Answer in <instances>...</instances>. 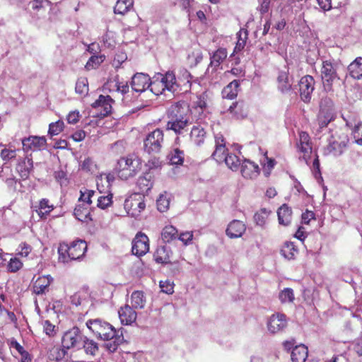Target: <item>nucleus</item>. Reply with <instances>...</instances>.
Instances as JSON below:
<instances>
[{
  "label": "nucleus",
  "mask_w": 362,
  "mask_h": 362,
  "mask_svg": "<svg viewBox=\"0 0 362 362\" xmlns=\"http://www.w3.org/2000/svg\"><path fill=\"white\" fill-rule=\"evenodd\" d=\"M177 236L178 230L173 226H166L162 230L161 238L165 243H170L177 239Z\"/></svg>",
  "instance_id": "obj_40"
},
{
  "label": "nucleus",
  "mask_w": 362,
  "mask_h": 362,
  "mask_svg": "<svg viewBox=\"0 0 362 362\" xmlns=\"http://www.w3.org/2000/svg\"><path fill=\"white\" fill-rule=\"evenodd\" d=\"M286 326V316L283 313L273 314L267 322L268 330L273 334L282 331Z\"/></svg>",
  "instance_id": "obj_17"
},
{
  "label": "nucleus",
  "mask_w": 362,
  "mask_h": 362,
  "mask_svg": "<svg viewBox=\"0 0 362 362\" xmlns=\"http://www.w3.org/2000/svg\"><path fill=\"white\" fill-rule=\"evenodd\" d=\"M160 287L161 291L167 294H172L174 292V284L169 280L160 281Z\"/></svg>",
  "instance_id": "obj_62"
},
{
  "label": "nucleus",
  "mask_w": 362,
  "mask_h": 362,
  "mask_svg": "<svg viewBox=\"0 0 362 362\" xmlns=\"http://www.w3.org/2000/svg\"><path fill=\"white\" fill-rule=\"evenodd\" d=\"M87 250L84 240H75L70 243H62L58 247L59 262L68 263L83 257Z\"/></svg>",
  "instance_id": "obj_3"
},
{
  "label": "nucleus",
  "mask_w": 362,
  "mask_h": 362,
  "mask_svg": "<svg viewBox=\"0 0 362 362\" xmlns=\"http://www.w3.org/2000/svg\"><path fill=\"white\" fill-rule=\"evenodd\" d=\"M64 127V122L62 120H58L55 122L49 124L48 133L52 136L58 135L63 131Z\"/></svg>",
  "instance_id": "obj_55"
},
{
  "label": "nucleus",
  "mask_w": 362,
  "mask_h": 362,
  "mask_svg": "<svg viewBox=\"0 0 362 362\" xmlns=\"http://www.w3.org/2000/svg\"><path fill=\"white\" fill-rule=\"evenodd\" d=\"M202 59V52L199 49L192 50L187 57L188 62L191 66H197Z\"/></svg>",
  "instance_id": "obj_52"
},
{
  "label": "nucleus",
  "mask_w": 362,
  "mask_h": 362,
  "mask_svg": "<svg viewBox=\"0 0 362 362\" xmlns=\"http://www.w3.org/2000/svg\"><path fill=\"white\" fill-rule=\"evenodd\" d=\"M277 88L282 93H287L292 89V82L289 78L288 68L279 71L277 79Z\"/></svg>",
  "instance_id": "obj_21"
},
{
  "label": "nucleus",
  "mask_w": 362,
  "mask_h": 362,
  "mask_svg": "<svg viewBox=\"0 0 362 362\" xmlns=\"http://www.w3.org/2000/svg\"><path fill=\"white\" fill-rule=\"evenodd\" d=\"M76 92L81 95H86L88 92V83L86 78H80L77 80L75 87Z\"/></svg>",
  "instance_id": "obj_53"
},
{
  "label": "nucleus",
  "mask_w": 362,
  "mask_h": 362,
  "mask_svg": "<svg viewBox=\"0 0 362 362\" xmlns=\"http://www.w3.org/2000/svg\"><path fill=\"white\" fill-rule=\"evenodd\" d=\"M151 78L147 74L136 73L134 75L131 81V86L134 91L143 93L149 89Z\"/></svg>",
  "instance_id": "obj_16"
},
{
  "label": "nucleus",
  "mask_w": 362,
  "mask_h": 362,
  "mask_svg": "<svg viewBox=\"0 0 362 362\" xmlns=\"http://www.w3.org/2000/svg\"><path fill=\"white\" fill-rule=\"evenodd\" d=\"M245 230L246 226L243 221L233 220L228 225L226 233L230 238H238L242 237Z\"/></svg>",
  "instance_id": "obj_22"
},
{
  "label": "nucleus",
  "mask_w": 362,
  "mask_h": 362,
  "mask_svg": "<svg viewBox=\"0 0 362 362\" xmlns=\"http://www.w3.org/2000/svg\"><path fill=\"white\" fill-rule=\"evenodd\" d=\"M228 110L237 119H243L247 115L248 107L244 102L238 101L233 103V105L230 106Z\"/></svg>",
  "instance_id": "obj_33"
},
{
  "label": "nucleus",
  "mask_w": 362,
  "mask_h": 362,
  "mask_svg": "<svg viewBox=\"0 0 362 362\" xmlns=\"http://www.w3.org/2000/svg\"><path fill=\"white\" fill-rule=\"evenodd\" d=\"M354 143L362 145V123L356 125L352 131Z\"/></svg>",
  "instance_id": "obj_60"
},
{
  "label": "nucleus",
  "mask_w": 362,
  "mask_h": 362,
  "mask_svg": "<svg viewBox=\"0 0 362 362\" xmlns=\"http://www.w3.org/2000/svg\"><path fill=\"white\" fill-rule=\"evenodd\" d=\"M215 150L211 154V157L218 163L223 162V159L228 153V150L226 148V139L223 134L221 133L216 134L214 136Z\"/></svg>",
  "instance_id": "obj_14"
},
{
  "label": "nucleus",
  "mask_w": 362,
  "mask_h": 362,
  "mask_svg": "<svg viewBox=\"0 0 362 362\" xmlns=\"http://www.w3.org/2000/svg\"><path fill=\"white\" fill-rule=\"evenodd\" d=\"M81 195L78 198V202H83L86 206H90L92 204L91 198L95 194V191L92 189H86L84 192L80 191Z\"/></svg>",
  "instance_id": "obj_54"
},
{
  "label": "nucleus",
  "mask_w": 362,
  "mask_h": 362,
  "mask_svg": "<svg viewBox=\"0 0 362 362\" xmlns=\"http://www.w3.org/2000/svg\"><path fill=\"white\" fill-rule=\"evenodd\" d=\"M279 223L281 225L287 226L292 221V210L288 204H284L277 210Z\"/></svg>",
  "instance_id": "obj_31"
},
{
  "label": "nucleus",
  "mask_w": 362,
  "mask_h": 362,
  "mask_svg": "<svg viewBox=\"0 0 362 362\" xmlns=\"http://www.w3.org/2000/svg\"><path fill=\"white\" fill-rule=\"evenodd\" d=\"M270 214L271 211L267 210L265 208L260 209L254 215V220L256 224L260 226H264Z\"/></svg>",
  "instance_id": "obj_49"
},
{
  "label": "nucleus",
  "mask_w": 362,
  "mask_h": 362,
  "mask_svg": "<svg viewBox=\"0 0 362 362\" xmlns=\"http://www.w3.org/2000/svg\"><path fill=\"white\" fill-rule=\"evenodd\" d=\"M168 118L170 119L166 124V129L173 131L177 135L182 134L189 124V119Z\"/></svg>",
  "instance_id": "obj_23"
},
{
  "label": "nucleus",
  "mask_w": 362,
  "mask_h": 362,
  "mask_svg": "<svg viewBox=\"0 0 362 362\" xmlns=\"http://www.w3.org/2000/svg\"><path fill=\"white\" fill-rule=\"evenodd\" d=\"M179 240L183 243L185 245L189 244L193 239V233L192 231H187L181 233L177 238Z\"/></svg>",
  "instance_id": "obj_63"
},
{
  "label": "nucleus",
  "mask_w": 362,
  "mask_h": 362,
  "mask_svg": "<svg viewBox=\"0 0 362 362\" xmlns=\"http://www.w3.org/2000/svg\"><path fill=\"white\" fill-rule=\"evenodd\" d=\"M83 339V334L81 329L78 327H73L63 334L62 346L69 350L80 344Z\"/></svg>",
  "instance_id": "obj_8"
},
{
  "label": "nucleus",
  "mask_w": 362,
  "mask_h": 362,
  "mask_svg": "<svg viewBox=\"0 0 362 362\" xmlns=\"http://www.w3.org/2000/svg\"><path fill=\"white\" fill-rule=\"evenodd\" d=\"M23 267V262L17 257L11 258L8 264L7 270L9 272H16L20 270Z\"/></svg>",
  "instance_id": "obj_57"
},
{
  "label": "nucleus",
  "mask_w": 362,
  "mask_h": 362,
  "mask_svg": "<svg viewBox=\"0 0 362 362\" xmlns=\"http://www.w3.org/2000/svg\"><path fill=\"white\" fill-rule=\"evenodd\" d=\"M118 314L121 323L125 325H132L136 321L137 317V313L129 305L121 307Z\"/></svg>",
  "instance_id": "obj_24"
},
{
  "label": "nucleus",
  "mask_w": 362,
  "mask_h": 362,
  "mask_svg": "<svg viewBox=\"0 0 362 362\" xmlns=\"http://www.w3.org/2000/svg\"><path fill=\"white\" fill-rule=\"evenodd\" d=\"M298 250L293 243H286L281 249V254L288 259H295Z\"/></svg>",
  "instance_id": "obj_43"
},
{
  "label": "nucleus",
  "mask_w": 362,
  "mask_h": 362,
  "mask_svg": "<svg viewBox=\"0 0 362 362\" xmlns=\"http://www.w3.org/2000/svg\"><path fill=\"white\" fill-rule=\"evenodd\" d=\"M240 87V81L233 80L228 84L222 90V95L224 98L234 99L237 97Z\"/></svg>",
  "instance_id": "obj_35"
},
{
  "label": "nucleus",
  "mask_w": 362,
  "mask_h": 362,
  "mask_svg": "<svg viewBox=\"0 0 362 362\" xmlns=\"http://www.w3.org/2000/svg\"><path fill=\"white\" fill-rule=\"evenodd\" d=\"M168 158L172 165H182L185 159V153L183 151L176 148L169 153Z\"/></svg>",
  "instance_id": "obj_46"
},
{
  "label": "nucleus",
  "mask_w": 362,
  "mask_h": 362,
  "mask_svg": "<svg viewBox=\"0 0 362 362\" xmlns=\"http://www.w3.org/2000/svg\"><path fill=\"white\" fill-rule=\"evenodd\" d=\"M113 100L110 95H100L92 105L94 108H98L100 110V115L102 117H106L111 113L112 111V103Z\"/></svg>",
  "instance_id": "obj_20"
},
{
  "label": "nucleus",
  "mask_w": 362,
  "mask_h": 362,
  "mask_svg": "<svg viewBox=\"0 0 362 362\" xmlns=\"http://www.w3.org/2000/svg\"><path fill=\"white\" fill-rule=\"evenodd\" d=\"M267 163L264 164L263 173L266 177H269L276 162L274 158L266 157Z\"/></svg>",
  "instance_id": "obj_61"
},
{
  "label": "nucleus",
  "mask_w": 362,
  "mask_h": 362,
  "mask_svg": "<svg viewBox=\"0 0 362 362\" xmlns=\"http://www.w3.org/2000/svg\"><path fill=\"white\" fill-rule=\"evenodd\" d=\"M132 252L137 257L145 255L150 249L149 239L148 236L142 233L138 232L132 243Z\"/></svg>",
  "instance_id": "obj_9"
},
{
  "label": "nucleus",
  "mask_w": 362,
  "mask_h": 362,
  "mask_svg": "<svg viewBox=\"0 0 362 362\" xmlns=\"http://www.w3.org/2000/svg\"><path fill=\"white\" fill-rule=\"evenodd\" d=\"M105 55L100 54V55H93L89 58L88 62H86V64L85 66V68L90 71L91 69H95L98 68L105 60Z\"/></svg>",
  "instance_id": "obj_48"
},
{
  "label": "nucleus",
  "mask_w": 362,
  "mask_h": 362,
  "mask_svg": "<svg viewBox=\"0 0 362 362\" xmlns=\"http://www.w3.org/2000/svg\"><path fill=\"white\" fill-rule=\"evenodd\" d=\"M23 148L25 151H41L47 146V139L45 136H30L22 140Z\"/></svg>",
  "instance_id": "obj_15"
},
{
  "label": "nucleus",
  "mask_w": 362,
  "mask_h": 362,
  "mask_svg": "<svg viewBox=\"0 0 362 362\" xmlns=\"http://www.w3.org/2000/svg\"><path fill=\"white\" fill-rule=\"evenodd\" d=\"M142 169V159L136 153H131L121 156L117 161L115 172L122 180H128L137 175Z\"/></svg>",
  "instance_id": "obj_2"
},
{
  "label": "nucleus",
  "mask_w": 362,
  "mask_h": 362,
  "mask_svg": "<svg viewBox=\"0 0 362 362\" xmlns=\"http://www.w3.org/2000/svg\"><path fill=\"white\" fill-rule=\"evenodd\" d=\"M206 107V103L203 97H197V100L192 105V110L197 111L199 115L203 113L204 110Z\"/></svg>",
  "instance_id": "obj_59"
},
{
  "label": "nucleus",
  "mask_w": 362,
  "mask_h": 362,
  "mask_svg": "<svg viewBox=\"0 0 362 362\" xmlns=\"http://www.w3.org/2000/svg\"><path fill=\"white\" fill-rule=\"evenodd\" d=\"M321 78L323 88L325 91L330 92L333 90V83L339 79L336 68L329 60L323 61L320 69Z\"/></svg>",
  "instance_id": "obj_5"
},
{
  "label": "nucleus",
  "mask_w": 362,
  "mask_h": 362,
  "mask_svg": "<svg viewBox=\"0 0 362 362\" xmlns=\"http://www.w3.org/2000/svg\"><path fill=\"white\" fill-rule=\"evenodd\" d=\"M54 209V205L46 198L40 199L38 205L35 206V211L42 220L47 219Z\"/></svg>",
  "instance_id": "obj_27"
},
{
  "label": "nucleus",
  "mask_w": 362,
  "mask_h": 362,
  "mask_svg": "<svg viewBox=\"0 0 362 362\" xmlns=\"http://www.w3.org/2000/svg\"><path fill=\"white\" fill-rule=\"evenodd\" d=\"M308 356V348L305 345L296 346L291 351L293 362H305Z\"/></svg>",
  "instance_id": "obj_34"
},
{
  "label": "nucleus",
  "mask_w": 362,
  "mask_h": 362,
  "mask_svg": "<svg viewBox=\"0 0 362 362\" xmlns=\"http://www.w3.org/2000/svg\"><path fill=\"white\" fill-rule=\"evenodd\" d=\"M68 350L63 347L59 346H54L50 350V357L52 360H55L57 361H61L65 358V356L68 354Z\"/></svg>",
  "instance_id": "obj_50"
},
{
  "label": "nucleus",
  "mask_w": 362,
  "mask_h": 362,
  "mask_svg": "<svg viewBox=\"0 0 362 362\" xmlns=\"http://www.w3.org/2000/svg\"><path fill=\"white\" fill-rule=\"evenodd\" d=\"M327 103L329 105L327 107L320 105V110L317 117V122L320 129L327 127L336 117L332 102L329 100Z\"/></svg>",
  "instance_id": "obj_12"
},
{
  "label": "nucleus",
  "mask_w": 362,
  "mask_h": 362,
  "mask_svg": "<svg viewBox=\"0 0 362 362\" xmlns=\"http://www.w3.org/2000/svg\"><path fill=\"white\" fill-rule=\"evenodd\" d=\"M145 298L144 292L141 291H135L131 296V303L133 308H143L145 305Z\"/></svg>",
  "instance_id": "obj_44"
},
{
  "label": "nucleus",
  "mask_w": 362,
  "mask_h": 362,
  "mask_svg": "<svg viewBox=\"0 0 362 362\" xmlns=\"http://www.w3.org/2000/svg\"><path fill=\"white\" fill-rule=\"evenodd\" d=\"M189 105L185 100H180L173 103L167 111L168 117H175L180 119H189L190 112Z\"/></svg>",
  "instance_id": "obj_11"
},
{
  "label": "nucleus",
  "mask_w": 362,
  "mask_h": 362,
  "mask_svg": "<svg viewBox=\"0 0 362 362\" xmlns=\"http://www.w3.org/2000/svg\"><path fill=\"white\" fill-rule=\"evenodd\" d=\"M98 189L101 194L100 196L98 197L97 201V206L101 209H105L108 207L111 206L113 204V194L112 193L108 190L106 192L103 193L98 186Z\"/></svg>",
  "instance_id": "obj_37"
},
{
  "label": "nucleus",
  "mask_w": 362,
  "mask_h": 362,
  "mask_svg": "<svg viewBox=\"0 0 362 362\" xmlns=\"http://www.w3.org/2000/svg\"><path fill=\"white\" fill-rule=\"evenodd\" d=\"M157 209L160 212L166 211L170 205V200L166 194H160L156 201Z\"/></svg>",
  "instance_id": "obj_56"
},
{
  "label": "nucleus",
  "mask_w": 362,
  "mask_h": 362,
  "mask_svg": "<svg viewBox=\"0 0 362 362\" xmlns=\"http://www.w3.org/2000/svg\"><path fill=\"white\" fill-rule=\"evenodd\" d=\"M163 84L164 83H162L160 81H158L157 77L155 76L153 78V81H151L149 90L156 95H161L166 90V86H165Z\"/></svg>",
  "instance_id": "obj_47"
},
{
  "label": "nucleus",
  "mask_w": 362,
  "mask_h": 362,
  "mask_svg": "<svg viewBox=\"0 0 362 362\" xmlns=\"http://www.w3.org/2000/svg\"><path fill=\"white\" fill-rule=\"evenodd\" d=\"M189 138L194 145L201 146L206 139V132L201 125H194L191 129Z\"/></svg>",
  "instance_id": "obj_26"
},
{
  "label": "nucleus",
  "mask_w": 362,
  "mask_h": 362,
  "mask_svg": "<svg viewBox=\"0 0 362 362\" xmlns=\"http://www.w3.org/2000/svg\"><path fill=\"white\" fill-rule=\"evenodd\" d=\"M136 184L141 191L147 192L153 187V176L146 172L138 178Z\"/></svg>",
  "instance_id": "obj_39"
},
{
  "label": "nucleus",
  "mask_w": 362,
  "mask_h": 362,
  "mask_svg": "<svg viewBox=\"0 0 362 362\" xmlns=\"http://www.w3.org/2000/svg\"><path fill=\"white\" fill-rule=\"evenodd\" d=\"M53 281L52 276L49 274L37 277L36 280L33 281V293L36 295H42L47 293L49 289V286Z\"/></svg>",
  "instance_id": "obj_18"
},
{
  "label": "nucleus",
  "mask_w": 362,
  "mask_h": 362,
  "mask_svg": "<svg viewBox=\"0 0 362 362\" xmlns=\"http://www.w3.org/2000/svg\"><path fill=\"white\" fill-rule=\"evenodd\" d=\"M172 252L166 245H160L156 248L153 257L157 263L168 264L170 262Z\"/></svg>",
  "instance_id": "obj_30"
},
{
  "label": "nucleus",
  "mask_w": 362,
  "mask_h": 362,
  "mask_svg": "<svg viewBox=\"0 0 362 362\" xmlns=\"http://www.w3.org/2000/svg\"><path fill=\"white\" fill-rule=\"evenodd\" d=\"M83 349L87 355L94 356L99 351L98 344L92 339L83 335Z\"/></svg>",
  "instance_id": "obj_38"
},
{
  "label": "nucleus",
  "mask_w": 362,
  "mask_h": 362,
  "mask_svg": "<svg viewBox=\"0 0 362 362\" xmlns=\"http://www.w3.org/2000/svg\"><path fill=\"white\" fill-rule=\"evenodd\" d=\"M349 139L347 134L341 133L338 136V139L332 136L329 144L324 149V154L339 156L343 152V149L347 146Z\"/></svg>",
  "instance_id": "obj_7"
},
{
  "label": "nucleus",
  "mask_w": 362,
  "mask_h": 362,
  "mask_svg": "<svg viewBox=\"0 0 362 362\" xmlns=\"http://www.w3.org/2000/svg\"><path fill=\"white\" fill-rule=\"evenodd\" d=\"M248 33L245 29H240L237 33L238 41L233 49L232 55L241 52L245 47Z\"/></svg>",
  "instance_id": "obj_41"
},
{
  "label": "nucleus",
  "mask_w": 362,
  "mask_h": 362,
  "mask_svg": "<svg viewBox=\"0 0 362 362\" xmlns=\"http://www.w3.org/2000/svg\"><path fill=\"white\" fill-rule=\"evenodd\" d=\"M74 215L78 221L82 222H89L92 221L90 209L85 204H78L74 209Z\"/></svg>",
  "instance_id": "obj_32"
},
{
  "label": "nucleus",
  "mask_w": 362,
  "mask_h": 362,
  "mask_svg": "<svg viewBox=\"0 0 362 362\" xmlns=\"http://www.w3.org/2000/svg\"><path fill=\"white\" fill-rule=\"evenodd\" d=\"M315 79L312 76L306 75L299 81L300 96L305 103H309L314 90Z\"/></svg>",
  "instance_id": "obj_13"
},
{
  "label": "nucleus",
  "mask_w": 362,
  "mask_h": 362,
  "mask_svg": "<svg viewBox=\"0 0 362 362\" xmlns=\"http://www.w3.org/2000/svg\"><path fill=\"white\" fill-rule=\"evenodd\" d=\"M227 49L223 47H219L211 55L209 66L213 69V71H216L227 58Z\"/></svg>",
  "instance_id": "obj_28"
},
{
  "label": "nucleus",
  "mask_w": 362,
  "mask_h": 362,
  "mask_svg": "<svg viewBox=\"0 0 362 362\" xmlns=\"http://www.w3.org/2000/svg\"><path fill=\"white\" fill-rule=\"evenodd\" d=\"M16 156V151L15 149L4 148L0 153V157L4 161V163H6L11 160L15 158Z\"/></svg>",
  "instance_id": "obj_58"
},
{
  "label": "nucleus",
  "mask_w": 362,
  "mask_h": 362,
  "mask_svg": "<svg viewBox=\"0 0 362 362\" xmlns=\"http://www.w3.org/2000/svg\"><path fill=\"white\" fill-rule=\"evenodd\" d=\"M146 204L144 197L139 194H134L126 199L124 209L132 217H137L144 210Z\"/></svg>",
  "instance_id": "obj_6"
},
{
  "label": "nucleus",
  "mask_w": 362,
  "mask_h": 362,
  "mask_svg": "<svg viewBox=\"0 0 362 362\" xmlns=\"http://www.w3.org/2000/svg\"><path fill=\"white\" fill-rule=\"evenodd\" d=\"M223 162L233 171H237L240 166V158L234 153H227V156L223 159Z\"/></svg>",
  "instance_id": "obj_45"
},
{
  "label": "nucleus",
  "mask_w": 362,
  "mask_h": 362,
  "mask_svg": "<svg viewBox=\"0 0 362 362\" xmlns=\"http://www.w3.org/2000/svg\"><path fill=\"white\" fill-rule=\"evenodd\" d=\"M164 132L157 128L149 132L144 139V151L148 154H156L161 151L164 144Z\"/></svg>",
  "instance_id": "obj_4"
},
{
  "label": "nucleus",
  "mask_w": 362,
  "mask_h": 362,
  "mask_svg": "<svg viewBox=\"0 0 362 362\" xmlns=\"http://www.w3.org/2000/svg\"><path fill=\"white\" fill-rule=\"evenodd\" d=\"M240 173L245 179H255L260 173L259 165L248 159H245L240 166Z\"/></svg>",
  "instance_id": "obj_19"
},
{
  "label": "nucleus",
  "mask_w": 362,
  "mask_h": 362,
  "mask_svg": "<svg viewBox=\"0 0 362 362\" xmlns=\"http://www.w3.org/2000/svg\"><path fill=\"white\" fill-rule=\"evenodd\" d=\"M299 139L296 143L298 152L303 154V158L308 162L313 151V142L308 132L301 131L298 133Z\"/></svg>",
  "instance_id": "obj_10"
},
{
  "label": "nucleus",
  "mask_w": 362,
  "mask_h": 362,
  "mask_svg": "<svg viewBox=\"0 0 362 362\" xmlns=\"http://www.w3.org/2000/svg\"><path fill=\"white\" fill-rule=\"evenodd\" d=\"M42 325L44 332L47 335L53 337L56 334L55 326L52 325L49 320L44 321Z\"/></svg>",
  "instance_id": "obj_64"
},
{
  "label": "nucleus",
  "mask_w": 362,
  "mask_h": 362,
  "mask_svg": "<svg viewBox=\"0 0 362 362\" xmlns=\"http://www.w3.org/2000/svg\"><path fill=\"white\" fill-rule=\"evenodd\" d=\"M279 298L281 303H293L295 297L293 291L291 288H286L279 294Z\"/></svg>",
  "instance_id": "obj_51"
},
{
  "label": "nucleus",
  "mask_w": 362,
  "mask_h": 362,
  "mask_svg": "<svg viewBox=\"0 0 362 362\" xmlns=\"http://www.w3.org/2000/svg\"><path fill=\"white\" fill-rule=\"evenodd\" d=\"M350 76L357 80L362 79V57H356L348 66Z\"/></svg>",
  "instance_id": "obj_36"
},
{
  "label": "nucleus",
  "mask_w": 362,
  "mask_h": 362,
  "mask_svg": "<svg viewBox=\"0 0 362 362\" xmlns=\"http://www.w3.org/2000/svg\"><path fill=\"white\" fill-rule=\"evenodd\" d=\"M16 171L22 180L28 179L30 173L33 169V161L32 158L25 157L16 165Z\"/></svg>",
  "instance_id": "obj_25"
},
{
  "label": "nucleus",
  "mask_w": 362,
  "mask_h": 362,
  "mask_svg": "<svg viewBox=\"0 0 362 362\" xmlns=\"http://www.w3.org/2000/svg\"><path fill=\"white\" fill-rule=\"evenodd\" d=\"M133 6V0H117L114 7L115 14L124 15Z\"/></svg>",
  "instance_id": "obj_42"
},
{
  "label": "nucleus",
  "mask_w": 362,
  "mask_h": 362,
  "mask_svg": "<svg viewBox=\"0 0 362 362\" xmlns=\"http://www.w3.org/2000/svg\"><path fill=\"white\" fill-rule=\"evenodd\" d=\"M86 325L96 339L112 341L106 345L110 352H115L124 340L122 334H119V330L107 321L98 318L90 319L86 322Z\"/></svg>",
  "instance_id": "obj_1"
},
{
  "label": "nucleus",
  "mask_w": 362,
  "mask_h": 362,
  "mask_svg": "<svg viewBox=\"0 0 362 362\" xmlns=\"http://www.w3.org/2000/svg\"><path fill=\"white\" fill-rule=\"evenodd\" d=\"M158 81H160L166 86V90L170 92L176 90L177 86L176 83V77L173 71H168L165 74H158L156 76Z\"/></svg>",
  "instance_id": "obj_29"
}]
</instances>
